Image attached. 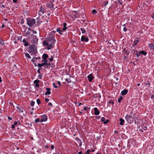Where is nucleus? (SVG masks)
<instances>
[{
    "instance_id": "1",
    "label": "nucleus",
    "mask_w": 154,
    "mask_h": 154,
    "mask_svg": "<svg viewBox=\"0 0 154 154\" xmlns=\"http://www.w3.org/2000/svg\"><path fill=\"white\" fill-rule=\"evenodd\" d=\"M55 39L54 37L52 36L51 38H49L47 40L43 42L44 45L48 46L47 49H51L54 48V45Z\"/></svg>"
},
{
    "instance_id": "2",
    "label": "nucleus",
    "mask_w": 154,
    "mask_h": 154,
    "mask_svg": "<svg viewBox=\"0 0 154 154\" xmlns=\"http://www.w3.org/2000/svg\"><path fill=\"white\" fill-rule=\"evenodd\" d=\"M29 51L28 52L30 53L35 54L37 52L36 48L34 45H32L29 47Z\"/></svg>"
},
{
    "instance_id": "3",
    "label": "nucleus",
    "mask_w": 154,
    "mask_h": 154,
    "mask_svg": "<svg viewBox=\"0 0 154 154\" xmlns=\"http://www.w3.org/2000/svg\"><path fill=\"white\" fill-rule=\"evenodd\" d=\"M125 118L127 122L130 124L132 123L134 120V118L128 114L125 116Z\"/></svg>"
},
{
    "instance_id": "4",
    "label": "nucleus",
    "mask_w": 154,
    "mask_h": 154,
    "mask_svg": "<svg viewBox=\"0 0 154 154\" xmlns=\"http://www.w3.org/2000/svg\"><path fill=\"white\" fill-rule=\"evenodd\" d=\"M27 24L30 26L31 27L35 23V20L34 19L28 18L27 19Z\"/></svg>"
},
{
    "instance_id": "5",
    "label": "nucleus",
    "mask_w": 154,
    "mask_h": 154,
    "mask_svg": "<svg viewBox=\"0 0 154 154\" xmlns=\"http://www.w3.org/2000/svg\"><path fill=\"white\" fill-rule=\"evenodd\" d=\"M47 116L46 115H43L41 117L40 122H45L47 121Z\"/></svg>"
},
{
    "instance_id": "6",
    "label": "nucleus",
    "mask_w": 154,
    "mask_h": 154,
    "mask_svg": "<svg viewBox=\"0 0 154 154\" xmlns=\"http://www.w3.org/2000/svg\"><path fill=\"white\" fill-rule=\"evenodd\" d=\"M30 39H31V41L32 43H35L37 41V37L35 35H32V37Z\"/></svg>"
},
{
    "instance_id": "7",
    "label": "nucleus",
    "mask_w": 154,
    "mask_h": 154,
    "mask_svg": "<svg viewBox=\"0 0 154 154\" xmlns=\"http://www.w3.org/2000/svg\"><path fill=\"white\" fill-rule=\"evenodd\" d=\"M45 12L44 8L42 6H41L40 7V10L38 12L39 15H41L44 13Z\"/></svg>"
},
{
    "instance_id": "8",
    "label": "nucleus",
    "mask_w": 154,
    "mask_h": 154,
    "mask_svg": "<svg viewBox=\"0 0 154 154\" xmlns=\"http://www.w3.org/2000/svg\"><path fill=\"white\" fill-rule=\"evenodd\" d=\"M54 1L53 0L48 5V7L50 8L51 9L54 8Z\"/></svg>"
},
{
    "instance_id": "9",
    "label": "nucleus",
    "mask_w": 154,
    "mask_h": 154,
    "mask_svg": "<svg viewBox=\"0 0 154 154\" xmlns=\"http://www.w3.org/2000/svg\"><path fill=\"white\" fill-rule=\"evenodd\" d=\"M72 14L75 17V18H78L79 17V12L74 11H72Z\"/></svg>"
},
{
    "instance_id": "10",
    "label": "nucleus",
    "mask_w": 154,
    "mask_h": 154,
    "mask_svg": "<svg viewBox=\"0 0 154 154\" xmlns=\"http://www.w3.org/2000/svg\"><path fill=\"white\" fill-rule=\"evenodd\" d=\"M88 38H85V37L83 35L82 36L81 38V41L85 42H87L88 41Z\"/></svg>"
},
{
    "instance_id": "11",
    "label": "nucleus",
    "mask_w": 154,
    "mask_h": 154,
    "mask_svg": "<svg viewBox=\"0 0 154 154\" xmlns=\"http://www.w3.org/2000/svg\"><path fill=\"white\" fill-rule=\"evenodd\" d=\"M94 113L95 115H97L99 114L100 111L97 108H96V107L94 108Z\"/></svg>"
},
{
    "instance_id": "12",
    "label": "nucleus",
    "mask_w": 154,
    "mask_h": 154,
    "mask_svg": "<svg viewBox=\"0 0 154 154\" xmlns=\"http://www.w3.org/2000/svg\"><path fill=\"white\" fill-rule=\"evenodd\" d=\"M88 79L90 82H91L93 79L94 77L92 75V74H91L88 76Z\"/></svg>"
},
{
    "instance_id": "13",
    "label": "nucleus",
    "mask_w": 154,
    "mask_h": 154,
    "mask_svg": "<svg viewBox=\"0 0 154 154\" xmlns=\"http://www.w3.org/2000/svg\"><path fill=\"white\" fill-rule=\"evenodd\" d=\"M76 140H77V144L79 145V146H81L82 145V142L79 140L78 138H76Z\"/></svg>"
},
{
    "instance_id": "14",
    "label": "nucleus",
    "mask_w": 154,
    "mask_h": 154,
    "mask_svg": "<svg viewBox=\"0 0 154 154\" xmlns=\"http://www.w3.org/2000/svg\"><path fill=\"white\" fill-rule=\"evenodd\" d=\"M46 90H47V91L45 93V95H49L51 94V91H50V88H46Z\"/></svg>"
},
{
    "instance_id": "15",
    "label": "nucleus",
    "mask_w": 154,
    "mask_h": 154,
    "mask_svg": "<svg viewBox=\"0 0 154 154\" xmlns=\"http://www.w3.org/2000/svg\"><path fill=\"white\" fill-rule=\"evenodd\" d=\"M141 54H143L145 55L146 54V53L143 51H141L139 52L138 54H137V57H138L139 56H140V55Z\"/></svg>"
},
{
    "instance_id": "16",
    "label": "nucleus",
    "mask_w": 154,
    "mask_h": 154,
    "mask_svg": "<svg viewBox=\"0 0 154 154\" xmlns=\"http://www.w3.org/2000/svg\"><path fill=\"white\" fill-rule=\"evenodd\" d=\"M128 91L126 89H125L124 90L121 91V94L123 95H125L127 94Z\"/></svg>"
},
{
    "instance_id": "17",
    "label": "nucleus",
    "mask_w": 154,
    "mask_h": 154,
    "mask_svg": "<svg viewBox=\"0 0 154 154\" xmlns=\"http://www.w3.org/2000/svg\"><path fill=\"white\" fill-rule=\"evenodd\" d=\"M17 111L19 112H23V109L21 107H18L17 108Z\"/></svg>"
},
{
    "instance_id": "18",
    "label": "nucleus",
    "mask_w": 154,
    "mask_h": 154,
    "mask_svg": "<svg viewBox=\"0 0 154 154\" xmlns=\"http://www.w3.org/2000/svg\"><path fill=\"white\" fill-rule=\"evenodd\" d=\"M119 121L120 122V123H119V124L121 125H124V120L122 118H120L119 119Z\"/></svg>"
},
{
    "instance_id": "19",
    "label": "nucleus",
    "mask_w": 154,
    "mask_h": 154,
    "mask_svg": "<svg viewBox=\"0 0 154 154\" xmlns=\"http://www.w3.org/2000/svg\"><path fill=\"white\" fill-rule=\"evenodd\" d=\"M149 46L150 48L152 50L154 49V45L152 44H149Z\"/></svg>"
},
{
    "instance_id": "20",
    "label": "nucleus",
    "mask_w": 154,
    "mask_h": 154,
    "mask_svg": "<svg viewBox=\"0 0 154 154\" xmlns=\"http://www.w3.org/2000/svg\"><path fill=\"white\" fill-rule=\"evenodd\" d=\"M48 57V55L45 54H44L42 56L43 60H46V59Z\"/></svg>"
},
{
    "instance_id": "21",
    "label": "nucleus",
    "mask_w": 154,
    "mask_h": 154,
    "mask_svg": "<svg viewBox=\"0 0 154 154\" xmlns=\"http://www.w3.org/2000/svg\"><path fill=\"white\" fill-rule=\"evenodd\" d=\"M23 42L24 44V45L26 46H28V43L25 40V39H23Z\"/></svg>"
},
{
    "instance_id": "22",
    "label": "nucleus",
    "mask_w": 154,
    "mask_h": 154,
    "mask_svg": "<svg viewBox=\"0 0 154 154\" xmlns=\"http://www.w3.org/2000/svg\"><path fill=\"white\" fill-rule=\"evenodd\" d=\"M30 33L29 32L27 31L25 33V35L28 38L30 35Z\"/></svg>"
},
{
    "instance_id": "23",
    "label": "nucleus",
    "mask_w": 154,
    "mask_h": 154,
    "mask_svg": "<svg viewBox=\"0 0 154 154\" xmlns=\"http://www.w3.org/2000/svg\"><path fill=\"white\" fill-rule=\"evenodd\" d=\"M56 31H57L59 32L60 34L61 35L63 34V31L62 30H60L59 28H57L56 29Z\"/></svg>"
},
{
    "instance_id": "24",
    "label": "nucleus",
    "mask_w": 154,
    "mask_h": 154,
    "mask_svg": "<svg viewBox=\"0 0 154 154\" xmlns=\"http://www.w3.org/2000/svg\"><path fill=\"white\" fill-rule=\"evenodd\" d=\"M45 62H44L43 63H42V64H40V63L38 64V66L40 67L41 66H44V65H45Z\"/></svg>"
},
{
    "instance_id": "25",
    "label": "nucleus",
    "mask_w": 154,
    "mask_h": 154,
    "mask_svg": "<svg viewBox=\"0 0 154 154\" xmlns=\"http://www.w3.org/2000/svg\"><path fill=\"white\" fill-rule=\"evenodd\" d=\"M138 42H139L138 40L134 41V42L133 43V45L134 46H135L138 43Z\"/></svg>"
},
{
    "instance_id": "26",
    "label": "nucleus",
    "mask_w": 154,
    "mask_h": 154,
    "mask_svg": "<svg viewBox=\"0 0 154 154\" xmlns=\"http://www.w3.org/2000/svg\"><path fill=\"white\" fill-rule=\"evenodd\" d=\"M63 25L64 27L63 29V30H65L67 28L66 27V23H63Z\"/></svg>"
},
{
    "instance_id": "27",
    "label": "nucleus",
    "mask_w": 154,
    "mask_h": 154,
    "mask_svg": "<svg viewBox=\"0 0 154 154\" xmlns=\"http://www.w3.org/2000/svg\"><path fill=\"white\" fill-rule=\"evenodd\" d=\"M25 56L29 59H30L31 57L29 54L28 53H25Z\"/></svg>"
},
{
    "instance_id": "28",
    "label": "nucleus",
    "mask_w": 154,
    "mask_h": 154,
    "mask_svg": "<svg viewBox=\"0 0 154 154\" xmlns=\"http://www.w3.org/2000/svg\"><path fill=\"white\" fill-rule=\"evenodd\" d=\"M50 64L47 63H45V67L46 68H47L48 67V66H50Z\"/></svg>"
},
{
    "instance_id": "29",
    "label": "nucleus",
    "mask_w": 154,
    "mask_h": 154,
    "mask_svg": "<svg viewBox=\"0 0 154 154\" xmlns=\"http://www.w3.org/2000/svg\"><path fill=\"white\" fill-rule=\"evenodd\" d=\"M80 29L82 32V33L83 34L85 33V32H86L85 30V29H83L82 28H81Z\"/></svg>"
},
{
    "instance_id": "30",
    "label": "nucleus",
    "mask_w": 154,
    "mask_h": 154,
    "mask_svg": "<svg viewBox=\"0 0 154 154\" xmlns=\"http://www.w3.org/2000/svg\"><path fill=\"white\" fill-rule=\"evenodd\" d=\"M39 82V80H35L34 81V83L35 84H38V83Z\"/></svg>"
},
{
    "instance_id": "31",
    "label": "nucleus",
    "mask_w": 154,
    "mask_h": 154,
    "mask_svg": "<svg viewBox=\"0 0 154 154\" xmlns=\"http://www.w3.org/2000/svg\"><path fill=\"white\" fill-rule=\"evenodd\" d=\"M123 98L121 96L120 97V98L118 99V102L119 103L120 102L121 100H122Z\"/></svg>"
},
{
    "instance_id": "32",
    "label": "nucleus",
    "mask_w": 154,
    "mask_h": 154,
    "mask_svg": "<svg viewBox=\"0 0 154 154\" xmlns=\"http://www.w3.org/2000/svg\"><path fill=\"white\" fill-rule=\"evenodd\" d=\"M35 102L34 101H32L31 102V106H33L34 104H35Z\"/></svg>"
},
{
    "instance_id": "33",
    "label": "nucleus",
    "mask_w": 154,
    "mask_h": 154,
    "mask_svg": "<svg viewBox=\"0 0 154 154\" xmlns=\"http://www.w3.org/2000/svg\"><path fill=\"white\" fill-rule=\"evenodd\" d=\"M36 101H37V103L38 104H39L41 103L40 100V99H37Z\"/></svg>"
},
{
    "instance_id": "34",
    "label": "nucleus",
    "mask_w": 154,
    "mask_h": 154,
    "mask_svg": "<svg viewBox=\"0 0 154 154\" xmlns=\"http://www.w3.org/2000/svg\"><path fill=\"white\" fill-rule=\"evenodd\" d=\"M109 122V120L108 119L106 120V121H105L104 122V123L105 124H107Z\"/></svg>"
},
{
    "instance_id": "35",
    "label": "nucleus",
    "mask_w": 154,
    "mask_h": 154,
    "mask_svg": "<svg viewBox=\"0 0 154 154\" xmlns=\"http://www.w3.org/2000/svg\"><path fill=\"white\" fill-rule=\"evenodd\" d=\"M92 12L93 14H95L97 12L96 11L95 9H94L93 10Z\"/></svg>"
},
{
    "instance_id": "36",
    "label": "nucleus",
    "mask_w": 154,
    "mask_h": 154,
    "mask_svg": "<svg viewBox=\"0 0 154 154\" xmlns=\"http://www.w3.org/2000/svg\"><path fill=\"white\" fill-rule=\"evenodd\" d=\"M40 119H36L35 120V123H37V122H40Z\"/></svg>"
},
{
    "instance_id": "37",
    "label": "nucleus",
    "mask_w": 154,
    "mask_h": 154,
    "mask_svg": "<svg viewBox=\"0 0 154 154\" xmlns=\"http://www.w3.org/2000/svg\"><path fill=\"white\" fill-rule=\"evenodd\" d=\"M53 85L54 88H57V86L55 85V83H53Z\"/></svg>"
},
{
    "instance_id": "38",
    "label": "nucleus",
    "mask_w": 154,
    "mask_h": 154,
    "mask_svg": "<svg viewBox=\"0 0 154 154\" xmlns=\"http://www.w3.org/2000/svg\"><path fill=\"white\" fill-rule=\"evenodd\" d=\"M105 119L104 117H102L101 119V121L102 122H104L105 121Z\"/></svg>"
},
{
    "instance_id": "39",
    "label": "nucleus",
    "mask_w": 154,
    "mask_h": 154,
    "mask_svg": "<svg viewBox=\"0 0 154 154\" xmlns=\"http://www.w3.org/2000/svg\"><path fill=\"white\" fill-rule=\"evenodd\" d=\"M24 23V21L22 19L21 20V23L22 24H23Z\"/></svg>"
},
{
    "instance_id": "40",
    "label": "nucleus",
    "mask_w": 154,
    "mask_h": 154,
    "mask_svg": "<svg viewBox=\"0 0 154 154\" xmlns=\"http://www.w3.org/2000/svg\"><path fill=\"white\" fill-rule=\"evenodd\" d=\"M88 108V107H84V110H87Z\"/></svg>"
},
{
    "instance_id": "41",
    "label": "nucleus",
    "mask_w": 154,
    "mask_h": 154,
    "mask_svg": "<svg viewBox=\"0 0 154 154\" xmlns=\"http://www.w3.org/2000/svg\"><path fill=\"white\" fill-rule=\"evenodd\" d=\"M0 43L2 45L4 44V42L2 40H0Z\"/></svg>"
},
{
    "instance_id": "42",
    "label": "nucleus",
    "mask_w": 154,
    "mask_h": 154,
    "mask_svg": "<svg viewBox=\"0 0 154 154\" xmlns=\"http://www.w3.org/2000/svg\"><path fill=\"white\" fill-rule=\"evenodd\" d=\"M108 4V2L107 1L105 2L104 5H105V6H106Z\"/></svg>"
},
{
    "instance_id": "43",
    "label": "nucleus",
    "mask_w": 154,
    "mask_h": 154,
    "mask_svg": "<svg viewBox=\"0 0 154 154\" xmlns=\"http://www.w3.org/2000/svg\"><path fill=\"white\" fill-rule=\"evenodd\" d=\"M42 75H38V77L40 79H42Z\"/></svg>"
},
{
    "instance_id": "44",
    "label": "nucleus",
    "mask_w": 154,
    "mask_h": 154,
    "mask_svg": "<svg viewBox=\"0 0 154 154\" xmlns=\"http://www.w3.org/2000/svg\"><path fill=\"white\" fill-rule=\"evenodd\" d=\"M18 122H14V125H15V126H16L17 125Z\"/></svg>"
},
{
    "instance_id": "45",
    "label": "nucleus",
    "mask_w": 154,
    "mask_h": 154,
    "mask_svg": "<svg viewBox=\"0 0 154 154\" xmlns=\"http://www.w3.org/2000/svg\"><path fill=\"white\" fill-rule=\"evenodd\" d=\"M123 30L124 31L126 32L127 30L126 28L124 27L123 28Z\"/></svg>"
},
{
    "instance_id": "46",
    "label": "nucleus",
    "mask_w": 154,
    "mask_h": 154,
    "mask_svg": "<svg viewBox=\"0 0 154 154\" xmlns=\"http://www.w3.org/2000/svg\"><path fill=\"white\" fill-rule=\"evenodd\" d=\"M48 105L50 106H52V103H49L48 104Z\"/></svg>"
},
{
    "instance_id": "47",
    "label": "nucleus",
    "mask_w": 154,
    "mask_h": 154,
    "mask_svg": "<svg viewBox=\"0 0 154 154\" xmlns=\"http://www.w3.org/2000/svg\"><path fill=\"white\" fill-rule=\"evenodd\" d=\"M15 125L14 124L12 125L11 128L13 129H14L15 128Z\"/></svg>"
},
{
    "instance_id": "48",
    "label": "nucleus",
    "mask_w": 154,
    "mask_h": 154,
    "mask_svg": "<svg viewBox=\"0 0 154 154\" xmlns=\"http://www.w3.org/2000/svg\"><path fill=\"white\" fill-rule=\"evenodd\" d=\"M35 86L36 87H39V85L38 84H35Z\"/></svg>"
},
{
    "instance_id": "49",
    "label": "nucleus",
    "mask_w": 154,
    "mask_h": 154,
    "mask_svg": "<svg viewBox=\"0 0 154 154\" xmlns=\"http://www.w3.org/2000/svg\"><path fill=\"white\" fill-rule=\"evenodd\" d=\"M57 83L59 85V86H60L61 85L60 83V82L58 81H57Z\"/></svg>"
},
{
    "instance_id": "50",
    "label": "nucleus",
    "mask_w": 154,
    "mask_h": 154,
    "mask_svg": "<svg viewBox=\"0 0 154 154\" xmlns=\"http://www.w3.org/2000/svg\"><path fill=\"white\" fill-rule=\"evenodd\" d=\"M45 100L47 102H48L49 101V99H47V98H45Z\"/></svg>"
},
{
    "instance_id": "51",
    "label": "nucleus",
    "mask_w": 154,
    "mask_h": 154,
    "mask_svg": "<svg viewBox=\"0 0 154 154\" xmlns=\"http://www.w3.org/2000/svg\"><path fill=\"white\" fill-rule=\"evenodd\" d=\"M152 17L153 19H154V13L152 14Z\"/></svg>"
},
{
    "instance_id": "52",
    "label": "nucleus",
    "mask_w": 154,
    "mask_h": 154,
    "mask_svg": "<svg viewBox=\"0 0 154 154\" xmlns=\"http://www.w3.org/2000/svg\"><path fill=\"white\" fill-rule=\"evenodd\" d=\"M51 148L52 149H53L54 148V146L53 145H51Z\"/></svg>"
},
{
    "instance_id": "53",
    "label": "nucleus",
    "mask_w": 154,
    "mask_h": 154,
    "mask_svg": "<svg viewBox=\"0 0 154 154\" xmlns=\"http://www.w3.org/2000/svg\"><path fill=\"white\" fill-rule=\"evenodd\" d=\"M117 1H118V2L119 3V4L121 5L122 4V3L121 2L120 0H117Z\"/></svg>"
},
{
    "instance_id": "54",
    "label": "nucleus",
    "mask_w": 154,
    "mask_h": 154,
    "mask_svg": "<svg viewBox=\"0 0 154 154\" xmlns=\"http://www.w3.org/2000/svg\"><path fill=\"white\" fill-rule=\"evenodd\" d=\"M143 128L144 130H146L147 129V128L146 127H144Z\"/></svg>"
},
{
    "instance_id": "55",
    "label": "nucleus",
    "mask_w": 154,
    "mask_h": 154,
    "mask_svg": "<svg viewBox=\"0 0 154 154\" xmlns=\"http://www.w3.org/2000/svg\"><path fill=\"white\" fill-rule=\"evenodd\" d=\"M13 1L14 3H15L17 2V0H13Z\"/></svg>"
},
{
    "instance_id": "56",
    "label": "nucleus",
    "mask_w": 154,
    "mask_h": 154,
    "mask_svg": "<svg viewBox=\"0 0 154 154\" xmlns=\"http://www.w3.org/2000/svg\"><path fill=\"white\" fill-rule=\"evenodd\" d=\"M53 57L51 58L50 59V61H53Z\"/></svg>"
},
{
    "instance_id": "57",
    "label": "nucleus",
    "mask_w": 154,
    "mask_h": 154,
    "mask_svg": "<svg viewBox=\"0 0 154 154\" xmlns=\"http://www.w3.org/2000/svg\"><path fill=\"white\" fill-rule=\"evenodd\" d=\"M8 119L10 120H11L12 119V118L11 117H8Z\"/></svg>"
},
{
    "instance_id": "58",
    "label": "nucleus",
    "mask_w": 154,
    "mask_h": 154,
    "mask_svg": "<svg viewBox=\"0 0 154 154\" xmlns=\"http://www.w3.org/2000/svg\"><path fill=\"white\" fill-rule=\"evenodd\" d=\"M44 60V62L47 63V60L46 59V60Z\"/></svg>"
},
{
    "instance_id": "59",
    "label": "nucleus",
    "mask_w": 154,
    "mask_h": 154,
    "mask_svg": "<svg viewBox=\"0 0 154 154\" xmlns=\"http://www.w3.org/2000/svg\"><path fill=\"white\" fill-rule=\"evenodd\" d=\"M34 59H40V57H39V58H37V57H34Z\"/></svg>"
},
{
    "instance_id": "60",
    "label": "nucleus",
    "mask_w": 154,
    "mask_h": 154,
    "mask_svg": "<svg viewBox=\"0 0 154 154\" xmlns=\"http://www.w3.org/2000/svg\"><path fill=\"white\" fill-rule=\"evenodd\" d=\"M90 152V150L89 149H88L86 152L89 153Z\"/></svg>"
},
{
    "instance_id": "61",
    "label": "nucleus",
    "mask_w": 154,
    "mask_h": 154,
    "mask_svg": "<svg viewBox=\"0 0 154 154\" xmlns=\"http://www.w3.org/2000/svg\"><path fill=\"white\" fill-rule=\"evenodd\" d=\"M5 25L3 24L2 25L1 28H2L4 27Z\"/></svg>"
},
{
    "instance_id": "62",
    "label": "nucleus",
    "mask_w": 154,
    "mask_h": 154,
    "mask_svg": "<svg viewBox=\"0 0 154 154\" xmlns=\"http://www.w3.org/2000/svg\"><path fill=\"white\" fill-rule=\"evenodd\" d=\"M82 152H80L78 153V154H82Z\"/></svg>"
},
{
    "instance_id": "63",
    "label": "nucleus",
    "mask_w": 154,
    "mask_h": 154,
    "mask_svg": "<svg viewBox=\"0 0 154 154\" xmlns=\"http://www.w3.org/2000/svg\"><path fill=\"white\" fill-rule=\"evenodd\" d=\"M151 98H152V99L154 98V96L152 95L151 96Z\"/></svg>"
},
{
    "instance_id": "64",
    "label": "nucleus",
    "mask_w": 154,
    "mask_h": 154,
    "mask_svg": "<svg viewBox=\"0 0 154 154\" xmlns=\"http://www.w3.org/2000/svg\"><path fill=\"white\" fill-rule=\"evenodd\" d=\"M115 133L116 134H117L118 133V132L116 131H115Z\"/></svg>"
}]
</instances>
